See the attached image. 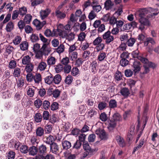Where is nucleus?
Returning a JSON list of instances; mask_svg holds the SVG:
<instances>
[{
    "instance_id": "26",
    "label": "nucleus",
    "mask_w": 159,
    "mask_h": 159,
    "mask_svg": "<svg viewBox=\"0 0 159 159\" xmlns=\"http://www.w3.org/2000/svg\"><path fill=\"white\" fill-rule=\"evenodd\" d=\"M53 37H57L58 36H62L63 35V31L58 28L57 29L53 30Z\"/></svg>"
},
{
    "instance_id": "13",
    "label": "nucleus",
    "mask_w": 159,
    "mask_h": 159,
    "mask_svg": "<svg viewBox=\"0 0 159 159\" xmlns=\"http://www.w3.org/2000/svg\"><path fill=\"white\" fill-rule=\"evenodd\" d=\"M91 6L93 10V11L97 12L99 11L102 9L101 6L98 4V2L97 1H93Z\"/></svg>"
},
{
    "instance_id": "28",
    "label": "nucleus",
    "mask_w": 159,
    "mask_h": 159,
    "mask_svg": "<svg viewBox=\"0 0 159 159\" xmlns=\"http://www.w3.org/2000/svg\"><path fill=\"white\" fill-rule=\"evenodd\" d=\"M55 15L57 18L60 19H64L66 16V15L65 13L59 11H55Z\"/></svg>"
},
{
    "instance_id": "48",
    "label": "nucleus",
    "mask_w": 159,
    "mask_h": 159,
    "mask_svg": "<svg viewBox=\"0 0 159 159\" xmlns=\"http://www.w3.org/2000/svg\"><path fill=\"white\" fill-rule=\"evenodd\" d=\"M117 17H116V16L113 15L112 16L110 17L109 21V23L112 25H114L115 24L116 21Z\"/></svg>"
},
{
    "instance_id": "25",
    "label": "nucleus",
    "mask_w": 159,
    "mask_h": 159,
    "mask_svg": "<svg viewBox=\"0 0 159 159\" xmlns=\"http://www.w3.org/2000/svg\"><path fill=\"white\" fill-rule=\"evenodd\" d=\"M62 145L63 148L65 149L70 148L71 146L70 142L67 140L63 141L62 142Z\"/></svg>"
},
{
    "instance_id": "64",
    "label": "nucleus",
    "mask_w": 159,
    "mask_h": 159,
    "mask_svg": "<svg viewBox=\"0 0 159 159\" xmlns=\"http://www.w3.org/2000/svg\"><path fill=\"white\" fill-rule=\"evenodd\" d=\"M42 104V101L40 99H37L34 102L35 106L38 108H39Z\"/></svg>"
},
{
    "instance_id": "35",
    "label": "nucleus",
    "mask_w": 159,
    "mask_h": 159,
    "mask_svg": "<svg viewBox=\"0 0 159 159\" xmlns=\"http://www.w3.org/2000/svg\"><path fill=\"white\" fill-rule=\"evenodd\" d=\"M47 66L46 63L43 61H42L39 64L38 68L40 71H42L45 70Z\"/></svg>"
},
{
    "instance_id": "37",
    "label": "nucleus",
    "mask_w": 159,
    "mask_h": 159,
    "mask_svg": "<svg viewBox=\"0 0 159 159\" xmlns=\"http://www.w3.org/2000/svg\"><path fill=\"white\" fill-rule=\"evenodd\" d=\"M88 114L89 117L91 118L95 116L97 114V112L94 109L91 108L89 110Z\"/></svg>"
},
{
    "instance_id": "1",
    "label": "nucleus",
    "mask_w": 159,
    "mask_h": 159,
    "mask_svg": "<svg viewBox=\"0 0 159 159\" xmlns=\"http://www.w3.org/2000/svg\"><path fill=\"white\" fill-rule=\"evenodd\" d=\"M111 32L108 31L102 35V38L104 40H105L106 44H109L114 40V37L111 35Z\"/></svg>"
},
{
    "instance_id": "10",
    "label": "nucleus",
    "mask_w": 159,
    "mask_h": 159,
    "mask_svg": "<svg viewBox=\"0 0 159 159\" xmlns=\"http://www.w3.org/2000/svg\"><path fill=\"white\" fill-rule=\"evenodd\" d=\"M40 50L45 54L49 53L51 50L48 44L47 43H44Z\"/></svg>"
},
{
    "instance_id": "6",
    "label": "nucleus",
    "mask_w": 159,
    "mask_h": 159,
    "mask_svg": "<svg viewBox=\"0 0 159 159\" xmlns=\"http://www.w3.org/2000/svg\"><path fill=\"white\" fill-rule=\"evenodd\" d=\"M51 12V10L49 8H47L44 10H41L40 12V17L42 20L46 18Z\"/></svg>"
},
{
    "instance_id": "5",
    "label": "nucleus",
    "mask_w": 159,
    "mask_h": 159,
    "mask_svg": "<svg viewBox=\"0 0 159 159\" xmlns=\"http://www.w3.org/2000/svg\"><path fill=\"white\" fill-rule=\"evenodd\" d=\"M139 51L138 50L134 51L132 52V54L134 58H137L140 60L142 62H145L147 61V59L139 56Z\"/></svg>"
},
{
    "instance_id": "17",
    "label": "nucleus",
    "mask_w": 159,
    "mask_h": 159,
    "mask_svg": "<svg viewBox=\"0 0 159 159\" xmlns=\"http://www.w3.org/2000/svg\"><path fill=\"white\" fill-rule=\"evenodd\" d=\"M33 123L32 122H28L26 123L25 128L28 132L30 133L31 132L33 129Z\"/></svg>"
},
{
    "instance_id": "59",
    "label": "nucleus",
    "mask_w": 159,
    "mask_h": 159,
    "mask_svg": "<svg viewBox=\"0 0 159 159\" xmlns=\"http://www.w3.org/2000/svg\"><path fill=\"white\" fill-rule=\"evenodd\" d=\"M105 45L103 43H100L97 45L95 48L96 51L98 52L99 51L103 50L105 47Z\"/></svg>"
},
{
    "instance_id": "31",
    "label": "nucleus",
    "mask_w": 159,
    "mask_h": 159,
    "mask_svg": "<svg viewBox=\"0 0 159 159\" xmlns=\"http://www.w3.org/2000/svg\"><path fill=\"white\" fill-rule=\"evenodd\" d=\"M53 77L51 74H50L45 78V83L49 84H50L53 82Z\"/></svg>"
},
{
    "instance_id": "49",
    "label": "nucleus",
    "mask_w": 159,
    "mask_h": 159,
    "mask_svg": "<svg viewBox=\"0 0 159 159\" xmlns=\"http://www.w3.org/2000/svg\"><path fill=\"white\" fill-rule=\"evenodd\" d=\"M117 102L115 100H111L109 103V107L111 108H113L116 107Z\"/></svg>"
},
{
    "instance_id": "33",
    "label": "nucleus",
    "mask_w": 159,
    "mask_h": 159,
    "mask_svg": "<svg viewBox=\"0 0 159 159\" xmlns=\"http://www.w3.org/2000/svg\"><path fill=\"white\" fill-rule=\"evenodd\" d=\"M112 120H115L116 122L117 121L122 120V118L120 114L117 113H114L112 116Z\"/></svg>"
},
{
    "instance_id": "20",
    "label": "nucleus",
    "mask_w": 159,
    "mask_h": 159,
    "mask_svg": "<svg viewBox=\"0 0 159 159\" xmlns=\"http://www.w3.org/2000/svg\"><path fill=\"white\" fill-rule=\"evenodd\" d=\"M36 88L33 86L31 87H29L27 91V94L30 97H33L34 94V92Z\"/></svg>"
},
{
    "instance_id": "16",
    "label": "nucleus",
    "mask_w": 159,
    "mask_h": 159,
    "mask_svg": "<svg viewBox=\"0 0 159 159\" xmlns=\"http://www.w3.org/2000/svg\"><path fill=\"white\" fill-rule=\"evenodd\" d=\"M56 58L52 56H49L47 59V64L49 66H52L54 65L56 62Z\"/></svg>"
},
{
    "instance_id": "47",
    "label": "nucleus",
    "mask_w": 159,
    "mask_h": 159,
    "mask_svg": "<svg viewBox=\"0 0 159 159\" xmlns=\"http://www.w3.org/2000/svg\"><path fill=\"white\" fill-rule=\"evenodd\" d=\"M24 84V78L22 77H21L18 79V81L17 82V86L18 87H22Z\"/></svg>"
},
{
    "instance_id": "62",
    "label": "nucleus",
    "mask_w": 159,
    "mask_h": 159,
    "mask_svg": "<svg viewBox=\"0 0 159 159\" xmlns=\"http://www.w3.org/2000/svg\"><path fill=\"white\" fill-rule=\"evenodd\" d=\"M115 77L116 80L117 81L120 80L122 77L121 73L120 71L117 70L115 73Z\"/></svg>"
},
{
    "instance_id": "40",
    "label": "nucleus",
    "mask_w": 159,
    "mask_h": 159,
    "mask_svg": "<svg viewBox=\"0 0 159 159\" xmlns=\"http://www.w3.org/2000/svg\"><path fill=\"white\" fill-rule=\"evenodd\" d=\"M14 24L11 21L8 22L6 26V30L7 32H10L13 30L14 28Z\"/></svg>"
},
{
    "instance_id": "55",
    "label": "nucleus",
    "mask_w": 159,
    "mask_h": 159,
    "mask_svg": "<svg viewBox=\"0 0 159 159\" xmlns=\"http://www.w3.org/2000/svg\"><path fill=\"white\" fill-rule=\"evenodd\" d=\"M20 150L22 153L25 154L28 152L29 149L27 146L22 145L20 147Z\"/></svg>"
},
{
    "instance_id": "38",
    "label": "nucleus",
    "mask_w": 159,
    "mask_h": 159,
    "mask_svg": "<svg viewBox=\"0 0 159 159\" xmlns=\"http://www.w3.org/2000/svg\"><path fill=\"white\" fill-rule=\"evenodd\" d=\"M144 139L142 140L141 139L139 141V144L137 146L135 147L134 148V149L133 151V153H134L137 150H138L139 148H140L144 144Z\"/></svg>"
},
{
    "instance_id": "42",
    "label": "nucleus",
    "mask_w": 159,
    "mask_h": 159,
    "mask_svg": "<svg viewBox=\"0 0 159 159\" xmlns=\"http://www.w3.org/2000/svg\"><path fill=\"white\" fill-rule=\"evenodd\" d=\"M21 70L20 68L16 67V68L13 71V76L15 77H19L20 75Z\"/></svg>"
},
{
    "instance_id": "29",
    "label": "nucleus",
    "mask_w": 159,
    "mask_h": 159,
    "mask_svg": "<svg viewBox=\"0 0 159 159\" xmlns=\"http://www.w3.org/2000/svg\"><path fill=\"white\" fill-rule=\"evenodd\" d=\"M120 93L125 97H128L130 94L129 90L126 88H124L120 90Z\"/></svg>"
},
{
    "instance_id": "34",
    "label": "nucleus",
    "mask_w": 159,
    "mask_h": 159,
    "mask_svg": "<svg viewBox=\"0 0 159 159\" xmlns=\"http://www.w3.org/2000/svg\"><path fill=\"white\" fill-rule=\"evenodd\" d=\"M53 82L55 84H58L61 80V76L60 75L57 74L53 77Z\"/></svg>"
},
{
    "instance_id": "32",
    "label": "nucleus",
    "mask_w": 159,
    "mask_h": 159,
    "mask_svg": "<svg viewBox=\"0 0 159 159\" xmlns=\"http://www.w3.org/2000/svg\"><path fill=\"white\" fill-rule=\"evenodd\" d=\"M32 19V16L30 14L26 15L24 17V21L27 24H29L30 23Z\"/></svg>"
},
{
    "instance_id": "7",
    "label": "nucleus",
    "mask_w": 159,
    "mask_h": 159,
    "mask_svg": "<svg viewBox=\"0 0 159 159\" xmlns=\"http://www.w3.org/2000/svg\"><path fill=\"white\" fill-rule=\"evenodd\" d=\"M114 3L111 0H106L104 3V8L107 10H110L114 11L115 9L113 8Z\"/></svg>"
},
{
    "instance_id": "41",
    "label": "nucleus",
    "mask_w": 159,
    "mask_h": 159,
    "mask_svg": "<svg viewBox=\"0 0 159 159\" xmlns=\"http://www.w3.org/2000/svg\"><path fill=\"white\" fill-rule=\"evenodd\" d=\"M42 119V116L40 113H37L35 114L34 120L36 122L39 123L41 122Z\"/></svg>"
},
{
    "instance_id": "12",
    "label": "nucleus",
    "mask_w": 159,
    "mask_h": 159,
    "mask_svg": "<svg viewBox=\"0 0 159 159\" xmlns=\"http://www.w3.org/2000/svg\"><path fill=\"white\" fill-rule=\"evenodd\" d=\"M148 12V11L146 8L140 9L137 11L140 18L144 17L145 15L147 14Z\"/></svg>"
},
{
    "instance_id": "18",
    "label": "nucleus",
    "mask_w": 159,
    "mask_h": 159,
    "mask_svg": "<svg viewBox=\"0 0 159 159\" xmlns=\"http://www.w3.org/2000/svg\"><path fill=\"white\" fill-rule=\"evenodd\" d=\"M55 140L54 136L50 135L46 137V140L44 141V142L50 145L51 144L54 143Z\"/></svg>"
},
{
    "instance_id": "63",
    "label": "nucleus",
    "mask_w": 159,
    "mask_h": 159,
    "mask_svg": "<svg viewBox=\"0 0 159 159\" xmlns=\"http://www.w3.org/2000/svg\"><path fill=\"white\" fill-rule=\"evenodd\" d=\"M64 45L62 44H61L59 46H58V47L56 49V51L57 53L60 54L64 52Z\"/></svg>"
},
{
    "instance_id": "51",
    "label": "nucleus",
    "mask_w": 159,
    "mask_h": 159,
    "mask_svg": "<svg viewBox=\"0 0 159 159\" xmlns=\"http://www.w3.org/2000/svg\"><path fill=\"white\" fill-rule=\"evenodd\" d=\"M49 121L52 124H54L58 120L57 116L54 114H53L49 118Z\"/></svg>"
},
{
    "instance_id": "52",
    "label": "nucleus",
    "mask_w": 159,
    "mask_h": 159,
    "mask_svg": "<svg viewBox=\"0 0 159 159\" xmlns=\"http://www.w3.org/2000/svg\"><path fill=\"white\" fill-rule=\"evenodd\" d=\"M44 34L47 37H53V32H52L49 29H47L45 30L44 32Z\"/></svg>"
},
{
    "instance_id": "39",
    "label": "nucleus",
    "mask_w": 159,
    "mask_h": 159,
    "mask_svg": "<svg viewBox=\"0 0 159 159\" xmlns=\"http://www.w3.org/2000/svg\"><path fill=\"white\" fill-rule=\"evenodd\" d=\"M149 43H151L152 45L155 44V41L152 38H147L146 40L144 42V46L146 47L148 46Z\"/></svg>"
},
{
    "instance_id": "46",
    "label": "nucleus",
    "mask_w": 159,
    "mask_h": 159,
    "mask_svg": "<svg viewBox=\"0 0 159 159\" xmlns=\"http://www.w3.org/2000/svg\"><path fill=\"white\" fill-rule=\"evenodd\" d=\"M18 11L20 15L23 16L26 13L27 9L25 7H23L19 8Z\"/></svg>"
},
{
    "instance_id": "56",
    "label": "nucleus",
    "mask_w": 159,
    "mask_h": 159,
    "mask_svg": "<svg viewBox=\"0 0 159 159\" xmlns=\"http://www.w3.org/2000/svg\"><path fill=\"white\" fill-rule=\"evenodd\" d=\"M73 80V78L71 75H68L66 78L65 80V83L67 84H70Z\"/></svg>"
},
{
    "instance_id": "30",
    "label": "nucleus",
    "mask_w": 159,
    "mask_h": 159,
    "mask_svg": "<svg viewBox=\"0 0 159 159\" xmlns=\"http://www.w3.org/2000/svg\"><path fill=\"white\" fill-rule=\"evenodd\" d=\"M80 73L79 69L76 67L72 68L71 70V74L73 76H77Z\"/></svg>"
},
{
    "instance_id": "58",
    "label": "nucleus",
    "mask_w": 159,
    "mask_h": 159,
    "mask_svg": "<svg viewBox=\"0 0 159 159\" xmlns=\"http://www.w3.org/2000/svg\"><path fill=\"white\" fill-rule=\"evenodd\" d=\"M36 136L33 135L32 136L31 139L30 141L33 145H35L36 144H37L39 142V140L37 139V137Z\"/></svg>"
},
{
    "instance_id": "54",
    "label": "nucleus",
    "mask_w": 159,
    "mask_h": 159,
    "mask_svg": "<svg viewBox=\"0 0 159 159\" xmlns=\"http://www.w3.org/2000/svg\"><path fill=\"white\" fill-rule=\"evenodd\" d=\"M122 7V5H120L118 8L117 11H116L114 13L113 15L116 16L117 17L120 16L123 12Z\"/></svg>"
},
{
    "instance_id": "50",
    "label": "nucleus",
    "mask_w": 159,
    "mask_h": 159,
    "mask_svg": "<svg viewBox=\"0 0 159 159\" xmlns=\"http://www.w3.org/2000/svg\"><path fill=\"white\" fill-rule=\"evenodd\" d=\"M55 70L57 73H59L63 69V66L61 64H59L54 66Z\"/></svg>"
},
{
    "instance_id": "8",
    "label": "nucleus",
    "mask_w": 159,
    "mask_h": 159,
    "mask_svg": "<svg viewBox=\"0 0 159 159\" xmlns=\"http://www.w3.org/2000/svg\"><path fill=\"white\" fill-rule=\"evenodd\" d=\"M95 133L98 135L102 139H104L106 138V133L104 129L99 128L95 131Z\"/></svg>"
},
{
    "instance_id": "60",
    "label": "nucleus",
    "mask_w": 159,
    "mask_h": 159,
    "mask_svg": "<svg viewBox=\"0 0 159 159\" xmlns=\"http://www.w3.org/2000/svg\"><path fill=\"white\" fill-rule=\"evenodd\" d=\"M25 22L23 20H20L18 23V26L20 30H22L25 27Z\"/></svg>"
},
{
    "instance_id": "15",
    "label": "nucleus",
    "mask_w": 159,
    "mask_h": 159,
    "mask_svg": "<svg viewBox=\"0 0 159 159\" xmlns=\"http://www.w3.org/2000/svg\"><path fill=\"white\" fill-rule=\"evenodd\" d=\"M36 135L37 137H41L44 134V130L43 128L39 127L37 128L35 130Z\"/></svg>"
},
{
    "instance_id": "27",
    "label": "nucleus",
    "mask_w": 159,
    "mask_h": 159,
    "mask_svg": "<svg viewBox=\"0 0 159 159\" xmlns=\"http://www.w3.org/2000/svg\"><path fill=\"white\" fill-rule=\"evenodd\" d=\"M31 59L29 56L27 55L23 57L22 59L23 64L25 65L30 63Z\"/></svg>"
},
{
    "instance_id": "36",
    "label": "nucleus",
    "mask_w": 159,
    "mask_h": 159,
    "mask_svg": "<svg viewBox=\"0 0 159 159\" xmlns=\"http://www.w3.org/2000/svg\"><path fill=\"white\" fill-rule=\"evenodd\" d=\"M34 66L32 63H30L26 65L25 68V70L28 73H31V72L33 70Z\"/></svg>"
},
{
    "instance_id": "14",
    "label": "nucleus",
    "mask_w": 159,
    "mask_h": 159,
    "mask_svg": "<svg viewBox=\"0 0 159 159\" xmlns=\"http://www.w3.org/2000/svg\"><path fill=\"white\" fill-rule=\"evenodd\" d=\"M50 148L51 151L53 153L56 154L58 152L59 148L56 143H54L51 144L50 145Z\"/></svg>"
},
{
    "instance_id": "53",
    "label": "nucleus",
    "mask_w": 159,
    "mask_h": 159,
    "mask_svg": "<svg viewBox=\"0 0 159 159\" xmlns=\"http://www.w3.org/2000/svg\"><path fill=\"white\" fill-rule=\"evenodd\" d=\"M44 0H35L32 2V0H31V6L32 7H35L38 5L42 3Z\"/></svg>"
},
{
    "instance_id": "19",
    "label": "nucleus",
    "mask_w": 159,
    "mask_h": 159,
    "mask_svg": "<svg viewBox=\"0 0 159 159\" xmlns=\"http://www.w3.org/2000/svg\"><path fill=\"white\" fill-rule=\"evenodd\" d=\"M116 139L119 146L123 147L125 145V143L123 139L120 135H117L116 137Z\"/></svg>"
},
{
    "instance_id": "21",
    "label": "nucleus",
    "mask_w": 159,
    "mask_h": 159,
    "mask_svg": "<svg viewBox=\"0 0 159 159\" xmlns=\"http://www.w3.org/2000/svg\"><path fill=\"white\" fill-rule=\"evenodd\" d=\"M140 62L137 61L134 62L133 66V70L135 73L137 72L140 71Z\"/></svg>"
},
{
    "instance_id": "2",
    "label": "nucleus",
    "mask_w": 159,
    "mask_h": 159,
    "mask_svg": "<svg viewBox=\"0 0 159 159\" xmlns=\"http://www.w3.org/2000/svg\"><path fill=\"white\" fill-rule=\"evenodd\" d=\"M139 22L141 24L139 29L142 30H143L144 28V26H149L150 25V22L148 19L145 17H141L139 20Z\"/></svg>"
},
{
    "instance_id": "9",
    "label": "nucleus",
    "mask_w": 159,
    "mask_h": 159,
    "mask_svg": "<svg viewBox=\"0 0 159 159\" xmlns=\"http://www.w3.org/2000/svg\"><path fill=\"white\" fill-rule=\"evenodd\" d=\"M108 125L107 128L109 130L111 131L114 129L116 126L117 122L112 119L108 121Z\"/></svg>"
},
{
    "instance_id": "61",
    "label": "nucleus",
    "mask_w": 159,
    "mask_h": 159,
    "mask_svg": "<svg viewBox=\"0 0 159 159\" xmlns=\"http://www.w3.org/2000/svg\"><path fill=\"white\" fill-rule=\"evenodd\" d=\"M135 42V40L133 38H130L128 39L126 42L128 46L129 47H132Z\"/></svg>"
},
{
    "instance_id": "22",
    "label": "nucleus",
    "mask_w": 159,
    "mask_h": 159,
    "mask_svg": "<svg viewBox=\"0 0 159 159\" xmlns=\"http://www.w3.org/2000/svg\"><path fill=\"white\" fill-rule=\"evenodd\" d=\"M20 46L21 50L22 51H25L28 49L29 44L26 41H23L20 44Z\"/></svg>"
},
{
    "instance_id": "43",
    "label": "nucleus",
    "mask_w": 159,
    "mask_h": 159,
    "mask_svg": "<svg viewBox=\"0 0 159 159\" xmlns=\"http://www.w3.org/2000/svg\"><path fill=\"white\" fill-rule=\"evenodd\" d=\"M50 116V114L48 111H43L42 117L43 120H48Z\"/></svg>"
},
{
    "instance_id": "23",
    "label": "nucleus",
    "mask_w": 159,
    "mask_h": 159,
    "mask_svg": "<svg viewBox=\"0 0 159 159\" xmlns=\"http://www.w3.org/2000/svg\"><path fill=\"white\" fill-rule=\"evenodd\" d=\"M33 80L34 83L36 84H39L42 81L41 75L39 73H37L34 75Z\"/></svg>"
},
{
    "instance_id": "57",
    "label": "nucleus",
    "mask_w": 159,
    "mask_h": 159,
    "mask_svg": "<svg viewBox=\"0 0 159 159\" xmlns=\"http://www.w3.org/2000/svg\"><path fill=\"white\" fill-rule=\"evenodd\" d=\"M75 35V34L71 32L67 34L66 37V38L69 41H71L74 39Z\"/></svg>"
},
{
    "instance_id": "45",
    "label": "nucleus",
    "mask_w": 159,
    "mask_h": 159,
    "mask_svg": "<svg viewBox=\"0 0 159 159\" xmlns=\"http://www.w3.org/2000/svg\"><path fill=\"white\" fill-rule=\"evenodd\" d=\"M69 55L72 61H75L77 58L78 53L76 52H69Z\"/></svg>"
},
{
    "instance_id": "24",
    "label": "nucleus",
    "mask_w": 159,
    "mask_h": 159,
    "mask_svg": "<svg viewBox=\"0 0 159 159\" xmlns=\"http://www.w3.org/2000/svg\"><path fill=\"white\" fill-rule=\"evenodd\" d=\"M28 152L30 155L34 156L37 154L38 150L36 147L33 146L30 148Z\"/></svg>"
},
{
    "instance_id": "44",
    "label": "nucleus",
    "mask_w": 159,
    "mask_h": 159,
    "mask_svg": "<svg viewBox=\"0 0 159 159\" xmlns=\"http://www.w3.org/2000/svg\"><path fill=\"white\" fill-rule=\"evenodd\" d=\"M106 57V54L103 52H100L98 56V59L100 61H103Z\"/></svg>"
},
{
    "instance_id": "11",
    "label": "nucleus",
    "mask_w": 159,
    "mask_h": 159,
    "mask_svg": "<svg viewBox=\"0 0 159 159\" xmlns=\"http://www.w3.org/2000/svg\"><path fill=\"white\" fill-rule=\"evenodd\" d=\"M47 152V148L46 146L43 144L39 147L38 150L39 154L41 156H43Z\"/></svg>"
},
{
    "instance_id": "3",
    "label": "nucleus",
    "mask_w": 159,
    "mask_h": 159,
    "mask_svg": "<svg viewBox=\"0 0 159 159\" xmlns=\"http://www.w3.org/2000/svg\"><path fill=\"white\" fill-rule=\"evenodd\" d=\"M33 24L35 26L36 29L38 30H39L41 29L46 24V20H43L41 22L36 19L33 20Z\"/></svg>"
},
{
    "instance_id": "4",
    "label": "nucleus",
    "mask_w": 159,
    "mask_h": 159,
    "mask_svg": "<svg viewBox=\"0 0 159 159\" xmlns=\"http://www.w3.org/2000/svg\"><path fill=\"white\" fill-rule=\"evenodd\" d=\"M89 69L90 72L93 74H96L98 70V64L97 61H93L91 64Z\"/></svg>"
}]
</instances>
